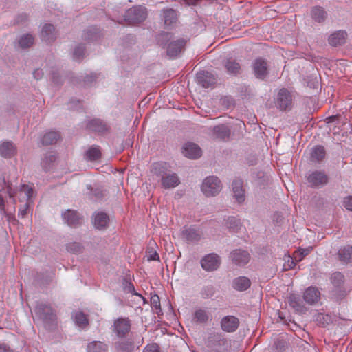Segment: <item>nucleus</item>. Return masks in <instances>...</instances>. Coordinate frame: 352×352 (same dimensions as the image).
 I'll return each instance as SVG.
<instances>
[{"mask_svg":"<svg viewBox=\"0 0 352 352\" xmlns=\"http://www.w3.org/2000/svg\"><path fill=\"white\" fill-rule=\"evenodd\" d=\"M36 316L42 320L46 328L50 329L56 324V311L48 302H38L34 307Z\"/></svg>","mask_w":352,"mask_h":352,"instance_id":"obj_1","label":"nucleus"},{"mask_svg":"<svg viewBox=\"0 0 352 352\" xmlns=\"http://www.w3.org/2000/svg\"><path fill=\"white\" fill-rule=\"evenodd\" d=\"M330 280L333 285L331 290V294L334 300L339 301L342 300L346 296V289L344 286V276L340 272H333L330 277Z\"/></svg>","mask_w":352,"mask_h":352,"instance_id":"obj_2","label":"nucleus"},{"mask_svg":"<svg viewBox=\"0 0 352 352\" xmlns=\"http://www.w3.org/2000/svg\"><path fill=\"white\" fill-rule=\"evenodd\" d=\"M146 17V8L141 6L129 8L124 14V19L129 25L140 24L144 22Z\"/></svg>","mask_w":352,"mask_h":352,"instance_id":"obj_3","label":"nucleus"},{"mask_svg":"<svg viewBox=\"0 0 352 352\" xmlns=\"http://www.w3.org/2000/svg\"><path fill=\"white\" fill-rule=\"evenodd\" d=\"M221 189V182L216 176L207 177L201 185V191L206 197L216 196Z\"/></svg>","mask_w":352,"mask_h":352,"instance_id":"obj_4","label":"nucleus"},{"mask_svg":"<svg viewBox=\"0 0 352 352\" xmlns=\"http://www.w3.org/2000/svg\"><path fill=\"white\" fill-rule=\"evenodd\" d=\"M86 129L99 135H105L111 131V127L107 122L97 118L89 120L86 124Z\"/></svg>","mask_w":352,"mask_h":352,"instance_id":"obj_5","label":"nucleus"},{"mask_svg":"<svg viewBox=\"0 0 352 352\" xmlns=\"http://www.w3.org/2000/svg\"><path fill=\"white\" fill-rule=\"evenodd\" d=\"M309 186L314 188H320L329 183V176L324 170H314L306 176Z\"/></svg>","mask_w":352,"mask_h":352,"instance_id":"obj_6","label":"nucleus"},{"mask_svg":"<svg viewBox=\"0 0 352 352\" xmlns=\"http://www.w3.org/2000/svg\"><path fill=\"white\" fill-rule=\"evenodd\" d=\"M61 217L65 223L72 228L81 226L84 222V217L77 210L67 209L62 212Z\"/></svg>","mask_w":352,"mask_h":352,"instance_id":"obj_7","label":"nucleus"},{"mask_svg":"<svg viewBox=\"0 0 352 352\" xmlns=\"http://www.w3.org/2000/svg\"><path fill=\"white\" fill-rule=\"evenodd\" d=\"M293 96L290 91L286 88H282L279 90L275 104L280 111L290 110L292 107Z\"/></svg>","mask_w":352,"mask_h":352,"instance_id":"obj_8","label":"nucleus"},{"mask_svg":"<svg viewBox=\"0 0 352 352\" xmlns=\"http://www.w3.org/2000/svg\"><path fill=\"white\" fill-rule=\"evenodd\" d=\"M131 328V322L129 318L120 317L116 319L112 326V331L118 338H126Z\"/></svg>","mask_w":352,"mask_h":352,"instance_id":"obj_9","label":"nucleus"},{"mask_svg":"<svg viewBox=\"0 0 352 352\" xmlns=\"http://www.w3.org/2000/svg\"><path fill=\"white\" fill-rule=\"evenodd\" d=\"M203 270L206 272H214L217 270L221 264V257L216 253L206 254L200 261Z\"/></svg>","mask_w":352,"mask_h":352,"instance_id":"obj_10","label":"nucleus"},{"mask_svg":"<svg viewBox=\"0 0 352 352\" xmlns=\"http://www.w3.org/2000/svg\"><path fill=\"white\" fill-rule=\"evenodd\" d=\"M254 76L264 80L269 75V67L267 60L262 57L256 58L252 65Z\"/></svg>","mask_w":352,"mask_h":352,"instance_id":"obj_11","label":"nucleus"},{"mask_svg":"<svg viewBox=\"0 0 352 352\" xmlns=\"http://www.w3.org/2000/svg\"><path fill=\"white\" fill-rule=\"evenodd\" d=\"M112 348L113 352H133L135 349V344L131 337L118 338L113 342Z\"/></svg>","mask_w":352,"mask_h":352,"instance_id":"obj_12","label":"nucleus"},{"mask_svg":"<svg viewBox=\"0 0 352 352\" xmlns=\"http://www.w3.org/2000/svg\"><path fill=\"white\" fill-rule=\"evenodd\" d=\"M91 223L95 229L100 231L105 230L110 224L109 215L103 211L94 212L91 216Z\"/></svg>","mask_w":352,"mask_h":352,"instance_id":"obj_13","label":"nucleus"},{"mask_svg":"<svg viewBox=\"0 0 352 352\" xmlns=\"http://www.w3.org/2000/svg\"><path fill=\"white\" fill-rule=\"evenodd\" d=\"M230 258L233 264L241 267L247 265L250 262L251 256L248 251L239 248L230 252Z\"/></svg>","mask_w":352,"mask_h":352,"instance_id":"obj_14","label":"nucleus"},{"mask_svg":"<svg viewBox=\"0 0 352 352\" xmlns=\"http://www.w3.org/2000/svg\"><path fill=\"white\" fill-rule=\"evenodd\" d=\"M188 39L179 38L172 40L167 45L166 54L170 57H177L180 53L184 51Z\"/></svg>","mask_w":352,"mask_h":352,"instance_id":"obj_15","label":"nucleus"},{"mask_svg":"<svg viewBox=\"0 0 352 352\" xmlns=\"http://www.w3.org/2000/svg\"><path fill=\"white\" fill-rule=\"evenodd\" d=\"M58 34V31L53 24L45 23L41 28L40 37L45 43L52 44L56 40Z\"/></svg>","mask_w":352,"mask_h":352,"instance_id":"obj_16","label":"nucleus"},{"mask_svg":"<svg viewBox=\"0 0 352 352\" xmlns=\"http://www.w3.org/2000/svg\"><path fill=\"white\" fill-rule=\"evenodd\" d=\"M102 30L96 25H91L85 28L82 33V38L88 42L92 43L100 40L103 37Z\"/></svg>","mask_w":352,"mask_h":352,"instance_id":"obj_17","label":"nucleus"},{"mask_svg":"<svg viewBox=\"0 0 352 352\" xmlns=\"http://www.w3.org/2000/svg\"><path fill=\"white\" fill-rule=\"evenodd\" d=\"M17 154V146L11 140L0 142V156L5 159H11Z\"/></svg>","mask_w":352,"mask_h":352,"instance_id":"obj_18","label":"nucleus"},{"mask_svg":"<svg viewBox=\"0 0 352 352\" xmlns=\"http://www.w3.org/2000/svg\"><path fill=\"white\" fill-rule=\"evenodd\" d=\"M287 302L289 306L297 314H304L308 310L300 296L298 294H290L287 297Z\"/></svg>","mask_w":352,"mask_h":352,"instance_id":"obj_19","label":"nucleus"},{"mask_svg":"<svg viewBox=\"0 0 352 352\" xmlns=\"http://www.w3.org/2000/svg\"><path fill=\"white\" fill-rule=\"evenodd\" d=\"M196 78L197 83L204 88L214 86L217 82V78L214 75L205 70L197 72Z\"/></svg>","mask_w":352,"mask_h":352,"instance_id":"obj_20","label":"nucleus"},{"mask_svg":"<svg viewBox=\"0 0 352 352\" xmlns=\"http://www.w3.org/2000/svg\"><path fill=\"white\" fill-rule=\"evenodd\" d=\"M220 323L221 328L223 331L232 333L238 329L240 322L236 316L229 315L224 316Z\"/></svg>","mask_w":352,"mask_h":352,"instance_id":"obj_21","label":"nucleus"},{"mask_svg":"<svg viewBox=\"0 0 352 352\" xmlns=\"http://www.w3.org/2000/svg\"><path fill=\"white\" fill-rule=\"evenodd\" d=\"M162 20L166 28H173L178 21L177 11L173 8H164L162 10Z\"/></svg>","mask_w":352,"mask_h":352,"instance_id":"obj_22","label":"nucleus"},{"mask_svg":"<svg viewBox=\"0 0 352 352\" xmlns=\"http://www.w3.org/2000/svg\"><path fill=\"white\" fill-rule=\"evenodd\" d=\"M232 188L236 201L239 204L243 203L245 199V195L243 179L241 178L234 179L232 183Z\"/></svg>","mask_w":352,"mask_h":352,"instance_id":"obj_23","label":"nucleus"},{"mask_svg":"<svg viewBox=\"0 0 352 352\" xmlns=\"http://www.w3.org/2000/svg\"><path fill=\"white\" fill-rule=\"evenodd\" d=\"M227 344L226 338L219 332L210 333L206 340V346L209 348L221 347L227 345Z\"/></svg>","mask_w":352,"mask_h":352,"instance_id":"obj_24","label":"nucleus"},{"mask_svg":"<svg viewBox=\"0 0 352 352\" xmlns=\"http://www.w3.org/2000/svg\"><path fill=\"white\" fill-rule=\"evenodd\" d=\"M87 188L89 190L86 194L87 197L93 202L101 201L107 195V190L102 187L87 185Z\"/></svg>","mask_w":352,"mask_h":352,"instance_id":"obj_25","label":"nucleus"},{"mask_svg":"<svg viewBox=\"0 0 352 352\" xmlns=\"http://www.w3.org/2000/svg\"><path fill=\"white\" fill-rule=\"evenodd\" d=\"M320 292L316 287H308L303 294V300L309 305H316L320 299Z\"/></svg>","mask_w":352,"mask_h":352,"instance_id":"obj_26","label":"nucleus"},{"mask_svg":"<svg viewBox=\"0 0 352 352\" xmlns=\"http://www.w3.org/2000/svg\"><path fill=\"white\" fill-rule=\"evenodd\" d=\"M183 155L190 159H198L201 156V149L195 143H186L182 147Z\"/></svg>","mask_w":352,"mask_h":352,"instance_id":"obj_27","label":"nucleus"},{"mask_svg":"<svg viewBox=\"0 0 352 352\" xmlns=\"http://www.w3.org/2000/svg\"><path fill=\"white\" fill-rule=\"evenodd\" d=\"M182 237L188 243H197L201 239V233L198 230L192 227L184 228Z\"/></svg>","mask_w":352,"mask_h":352,"instance_id":"obj_28","label":"nucleus"},{"mask_svg":"<svg viewBox=\"0 0 352 352\" xmlns=\"http://www.w3.org/2000/svg\"><path fill=\"white\" fill-rule=\"evenodd\" d=\"M347 33L344 30H338L332 33L328 38L329 44L333 47H338L345 44Z\"/></svg>","mask_w":352,"mask_h":352,"instance_id":"obj_29","label":"nucleus"},{"mask_svg":"<svg viewBox=\"0 0 352 352\" xmlns=\"http://www.w3.org/2000/svg\"><path fill=\"white\" fill-rule=\"evenodd\" d=\"M171 166L169 164L165 162H159L153 163L151 165V171L155 175L161 177V179L164 177L168 173L171 172L170 170Z\"/></svg>","mask_w":352,"mask_h":352,"instance_id":"obj_30","label":"nucleus"},{"mask_svg":"<svg viewBox=\"0 0 352 352\" xmlns=\"http://www.w3.org/2000/svg\"><path fill=\"white\" fill-rule=\"evenodd\" d=\"M223 66L228 74L236 76L241 73V67L239 63L232 58H229L224 61Z\"/></svg>","mask_w":352,"mask_h":352,"instance_id":"obj_31","label":"nucleus"},{"mask_svg":"<svg viewBox=\"0 0 352 352\" xmlns=\"http://www.w3.org/2000/svg\"><path fill=\"white\" fill-rule=\"evenodd\" d=\"M326 156V150L323 146L316 145L314 146L310 152V162L320 163L324 160Z\"/></svg>","mask_w":352,"mask_h":352,"instance_id":"obj_32","label":"nucleus"},{"mask_svg":"<svg viewBox=\"0 0 352 352\" xmlns=\"http://www.w3.org/2000/svg\"><path fill=\"white\" fill-rule=\"evenodd\" d=\"M162 186L165 188H174L178 186L180 183L179 179L176 173H168L164 177L161 179Z\"/></svg>","mask_w":352,"mask_h":352,"instance_id":"obj_33","label":"nucleus"},{"mask_svg":"<svg viewBox=\"0 0 352 352\" xmlns=\"http://www.w3.org/2000/svg\"><path fill=\"white\" fill-rule=\"evenodd\" d=\"M311 16L315 22L322 23L327 19L328 14L324 8L317 6L311 8Z\"/></svg>","mask_w":352,"mask_h":352,"instance_id":"obj_34","label":"nucleus"},{"mask_svg":"<svg viewBox=\"0 0 352 352\" xmlns=\"http://www.w3.org/2000/svg\"><path fill=\"white\" fill-rule=\"evenodd\" d=\"M223 225L230 232L233 233L238 232L242 227L241 219L235 217H228L224 219Z\"/></svg>","mask_w":352,"mask_h":352,"instance_id":"obj_35","label":"nucleus"},{"mask_svg":"<svg viewBox=\"0 0 352 352\" xmlns=\"http://www.w3.org/2000/svg\"><path fill=\"white\" fill-rule=\"evenodd\" d=\"M102 157V153L99 146L93 145L85 153V159L90 162H98Z\"/></svg>","mask_w":352,"mask_h":352,"instance_id":"obj_36","label":"nucleus"},{"mask_svg":"<svg viewBox=\"0 0 352 352\" xmlns=\"http://www.w3.org/2000/svg\"><path fill=\"white\" fill-rule=\"evenodd\" d=\"M212 132L216 138L225 140L230 136V129L226 124H219L214 126Z\"/></svg>","mask_w":352,"mask_h":352,"instance_id":"obj_37","label":"nucleus"},{"mask_svg":"<svg viewBox=\"0 0 352 352\" xmlns=\"http://www.w3.org/2000/svg\"><path fill=\"white\" fill-rule=\"evenodd\" d=\"M340 261L348 264L352 262V245H347L341 248L338 252Z\"/></svg>","mask_w":352,"mask_h":352,"instance_id":"obj_38","label":"nucleus"},{"mask_svg":"<svg viewBox=\"0 0 352 352\" xmlns=\"http://www.w3.org/2000/svg\"><path fill=\"white\" fill-rule=\"evenodd\" d=\"M60 138V135L57 131L46 132L41 140L43 146H50L56 144Z\"/></svg>","mask_w":352,"mask_h":352,"instance_id":"obj_39","label":"nucleus"},{"mask_svg":"<svg viewBox=\"0 0 352 352\" xmlns=\"http://www.w3.org/2000/svg\"><path fill=\"white\" fill-rule=\"evenodd\" d=\"M156 42L158 45L162 48H166L168 43L173 39V34L172 32L162 31L156 36Z\"/></svg>","mask_w":352,"mask_h":352,"instance_id":"obj_40","label":"nucleus"},{"mask_svg":"<svg viewBox=\"0 0 352 352\" xmlns=\"http://www.w3.org/2000/svg\"><path fill=\"white\" fill-rule=\"evenodd\" d=\"M251 285L250 280L245 276H239L234 279L233 287L238 291H245Z\"/></svg>","mask_w":352,"mask_h":352,"instance_id":"obj_41","label":"nucleus"},{"mask_svg":"<svg viewBox=\"0 0 352 352\" xmlns=\"http://www.w3.org/2000/svg\"><path fill=\"white\" fill-rule=\"evenodd\" d=\"M192 320L197 324H206L211 318H210V314L206 310L199 308L194 312Z\"/></svg>","mask_w":352,"mask_h":352,"instance_id":"obj_42","label":"nucleus"},{"mask_svg":"<svg viewBox=\"0 0 352 352\" xmlns=\"http://www.w3.org/2000/svg\"><path fill=\"white\" fill-rule=\"evenodd\" d=\"M217 291L215 286L212 284H208L201 287L199 294L202 299H213L216 296Z\"/></svg>","mask_w":352,"mask_h":352,"instance_id":"obj_43","label":"nucleus"},{"mask_svg":"<svg viewBox=\"0 0 352 352\" xmlns=\"http://www.w3.org/2000/svg\"><path fill=\"white\" fill-rule=\"evenodd\" d=\"M108 345L101 341H92L87 346V352H108Z\"/></svg>","mask_w":352,"mask_h":352,"instance_id":"obj_44","label":"nucleus"},{"mask_svg":"<svg viewBox=\"0 0 352 352\" xmlns=\"http://www.w3.org/2000/svg\"><path fill=\"white\" fill-rule=\"evenodd\" d=\"M18 43L21 49L30 48L34 43V36L30 33L24 34L19 37Z\"/></svg>","mask_w":352,"mask_h":352,"instance_id":"obj_45","label":"nucleus"},{"mask_svg":"<svg viewBox=\"0 0 352 352\" xmlns=\"http://www.w3.org/2000/svg\"><path fill=\"white\" fill-rule=\"evenodd\" d=\"M314 320L319 327H326L333 322L332 317L329 314L318 313L314 316Z\"/></svg>","mask_w":352,"mask_h":352,"instance_id":"obj_46","label":"nucleus"},{"mask_svg":"<svg viewBox=\"0 0 352 352\" xmlns=\"http://www.w3.org/2000/svg\"><path fill=\"white\" fill-rule=\"evenodd\" d=\"M56 160V157L54 154L52 153V152L47 153L41 162L43 169L45 172L49 171L52 168V166Z\"/></svg>","mask_w":352,"mask_h":352,"instance_id":"obj_47","label":"nucleus"},{"mask_svg":"<svg viewBox=\"0 0 352 352\" xmlns=\"http://www.w3.org/2000/svg\"><path fill=\"white\" fill-rule=\"evenodd\" d=\"M86 53V46L84 43L77 45L73 51V59L76 61H82Z\"/></svg>","mask_w":352,"mask_h":352,"instance_id":"obj_48","label":"nucleus"},{"mask_svg":"<svg viewBox=\"0 0 352 352\" xmlns=\"http://www.w3.org/2000/svg\"><path fill=\"white\" fill-rule=\"evenodd\" d=\"M74 321L81 328H85L89 324L87 316L82 311H78L75 314Z\"/></svg>","mask_w":352,"mask_h":352,"instance_id":"obj_49","label":"nucleus"},{"mask_svg":"<svg viewBox=\"0 0 352 352\" xmlns=\"http://www.w3.org/2000/svg\"><path fill=\"white\" fill-rule=\"evenodd\" d=\"M84 249L83 245L78 242H71L67 244H66V250L67 252L78 254L81 252H82V250Z\"/></svg>","mask_w":352,"mask_h":352,"instance_id":"obj_50","label":"nucleus"},{"mask_svg":"<svg viewBox=\"0 0 352 352\" xmlns=\"http://www.w3.org/2000/svg\"><path fill=\"white\" fill-rule=\"evenodd\" d=\"M123 291L126 293H131L133 295L140 296L135 292L133 284L126 278H124L122 281Z\"/></svg>","mask_w":352,"mask_h":352,"instance_id":"obj_51","label":"nucleus"},{"mask_svg":"<svg viewBox=\"0 0 352 352\" xmlns=\"http://www.w3.org/2000/svg\"><path fill=\"white\" fill-rule=\"evenodd\" d=\"M98 78V74L96 72H91L83 76L82 85L84 87L91 86L94 82H96Z\"/></svg>","mask_w":352,"mask_h":352,"instance_id":"obj_52","label":"nucleus"},{"mask_svg":"<svg viewBox=\"0 0 352 352\" xmlns=\"http://www.w3.org/2000/svg\"><path fill=\"white\" fill-rule=\"evenodd\" d=\"M312 247L307 248H300L296 252L295 259L296 261H302L312 250Z\"/></svg>","mask_w":352,"mask_h":352,"instance_id":"obj_53","label":"nucleus"},{"mask_svg":"<svg viewBox=\"0 0 352 352\" xmlns=\"http://www.w3.org/2000/svg\"><path fill=\"white\" fill-rule=\"evenodd\" d=\"M151 305L152 307L155 309L156 313L158 315L162 312L161 305H160V299L157 294H153L151 296Z\"/></svg>","mask_w":352,"mask_h":352,"instance_id":"obj_54","label":"nucleus"},{"mask_svg":"<svg viewBox=\"0 0 352 352\" xmlns=\"http://www.w3.org/2000/svg\"><path fill=\"white\" fill-rule=\"evenodd\" d=\"M21 191L24 192L28 202H30L31 199L34 196V189L32 186L28 184H23L21 186Z\"/></svg>","mask_w":352,"mask_h":352,"instance_id":"obj_55","label":"nucleus"},{"mask_svg":"<svg viewBox=\"0 0 352 352\" xmlns=\"http://www.w3.org/2000/svg\"><path fill=\"white\" fill-rule=\"evenodd\" d=\"M221 104L226 109L234 106V100L231 96H224L220 99Z\"/></svg>","mask_w":352,"mask_h":352,"instance_id":"obj_56","label":"nucleus"},{"mask_svg":"<svg viewBox=\"0 0 352 352\" xmlns=\"http://www.w3.org/2000/svg\"><path fill=\"white\" fill-rule=\"evenodd\" d=\"M51 80L56 85H61L63 82L61 76L56 70L52 72Z\"/></svg>","mask_w":352,"mask_h":352,"instance_id":"obj_57","label":"nucleus"},{"mask_svg":"<svg viewBox=\"0 0 352 352\" xmlns=\"http://www.w3.org/2000/svg\"><path fill=\"white\" fill-rule=\"evenodd\" d=\"M142 352H161L160 347L157 343L148 344Z\"/></svg>","mask_w":352,"mask_h":352,"instance_id":"obj_58","label":"nucleus"},{"mask_svg":"<svg viewBox=\"0 0 352 352\" xmlns=\"http://www.w3.org/2000/svg\"><path fill=\"white\" fill-rule=\"evenodd\" d=\"M274 346L279 352H285L286 348L287 347V342L283 340H277L274 342Z\"/></svg>","mask_w":352,"mask_h":352,"instance_id":"obj_59","label":"nucleus"},{"mask_svg":"<svg viewBox=\"0 0 352 352\" xmlns=\"http://www.w3.org/2000/svg\"><path fill=\"white\" fill-rule=\"evenodd\" d=\"M28 20V15L25 13H22L16 16L14 19V24H23Z\"/></svg>","mask_w":352,"mask_h":352,"instance_id":"obj_60","label":"nucleus"},{"mask_svg":"<svg viewBox=\"0 0 352 352\" xmlns=\"http://www.w3.org/2000/svg\"><path fill=\"white\" fill-rule=\"evenodd\" d=\"M343 206L346 210L352 211V196H349L344 198Z\"/></svg>","mask_w":352,"mask_h":352,"instance_id":"obj_61","label":"nucleus"},{"mask_svg":"<svg viewBox=\"0 0 352 352\" xmlns=\"http://www.w3.org/2000/svg\"><path fill=\"white\" fill-rule=\"evenodd\" d=\"M28 208H29V202H27L23 206V208L19 209L18 216L21 218H25L28 214Z\"/></svg>","mask_w":352,"mask_h":352,"instance_id":"obj_62","label":"nucleus"},{"mask_svg":"<svg viewBox=\"0 0 352 352\" xmlns=\"http://www.w3.org/2000/svg\"><path fill=\"white\" fill-rule=\"evenodd\" d=\"M308 78L310 79L307 81V86L311 88L316 89L318 85V81L317 78H311V77H308Z\"/></svg>","mask_w":352,"mask_h":352,"instance_id":"obj_63","label":"nucleus"},{"mask_svg":"<svg viewBox=\"0 0 352 352\" xmlns=\"http://www.w3.org/2000/svg\"><path fill=\"white\" fill-rule=\"evenodd\" d=\"M32 74H33L34 78L36 80L41 79L44 74L43 69L41 68H37V69H34Z\"/></svg>","mask_w":352,"mask_h":352,"instance_id":"obj_64","label":"nucleus"}]
</instances>
